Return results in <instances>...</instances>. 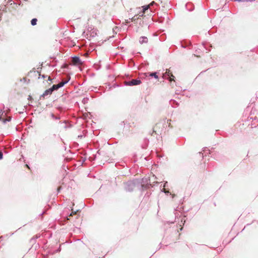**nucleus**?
<instances>
[{
    "label": "nucleus",
    "instance_id": "obj_1",
    "mask_svg": "<svg viewBox=\"0 0 258 258\" xmlns=\"http://www.w3.org/2000/svg\"><path fill=\"white\" fill-rule=\"evenodd\" d=\"M97 35V30L94 28L89 27L86 34L87 39H90L91 38L96 37Z\"/></svg>",
    "mask_w": 258,
    "mask_h": 258
},
{
    "label": "nucleus",
    "instance_id": "obj_2",
    "mask_svg": "<svg viewBox=\"0 0 258 258\" xmlns=\"http://www.w3.org/2000/svg\"><path fill=\"white\" fill-rule=\"evenodd\" d=\"M135 183L133 181H128L125 183V190L126 191L131 192L135 187Z\"/></svg>",
    "mask_w": 258,
    "mask_h": 258
},
{
    "label": "nucleus",
    "instance_id": "obj_3",
    "mask_svg": "<svg viewBox=\"0 0 258 258\" xmlns=\"http://www.w3.org/2000/svg\"><path fill=\"white\" fill-rule=\"evenodd\" d=\"M141 83V81L140 79H134L131 81H126L124 82L125 86H136L138 85Z\"/></svg>",
    "mask_w": 258,
    "mask_h": 258
},
{
    "label": "nucleus",
    "instance_id": "obj_4",
    "mask_svg": "<svg viewBox=\"0 0 258 258\" xmlns=\"http://www.w3.org/2000/svg\"><path fill=\"white\" fill-rule=\"evenodd\" d=\"M163 78H167L170 82L174 81L175 77L170 72V70L166 69V72L163 74Z\"/></svg>",
    "mask_w": 258,
    "mask_h": 258
},
{
    "label": "nucleus",
    "instance_id": "obj_5",
    "mask_svg": "<svg viewBox=\"0 0 258 258\" xmlns=\"http://www.w3.org/2000/svg\"><path fill=\"white\" fill-rule=\"evenodd\" d=\"M72 63L74 65L82 64V62L79 56H75L72 57Z\"/></svg>",
    "mask_w": 258,
    "mask_h": 258
},
{
    "label": "nucleus",
    "instance_id": "obj_6",
    "mask_svg": "<svg viewBox=\"0 0 258 258\" xmlns=\"http://www.w3.org/2000/svg\"><path fill=\"white\" fill-rule=\"evenodd\" d=\"M148 41V38L146 36H141L140 38L139 42L141 44L147 43Z\"/></svg>",
    "mask_w": 258,
    "mask_h": 258
},
{
    "label": "nucleus",
    "instance_id": "obj_7",
    "mask_svg": "<svg viewBox=\"0 0 258 258\" xmlns=\"http://www.w3.org/2000/svg\"><path fill=\"white\" fill-rule=\"evenodd\" d=\"M150 7L149 5H146L143 7V10L142 11L141 15H139V17H142L144 15L145 11L147 10Z\"/></svg>",
    "mask_w": 258,
    "mask_h": 258
},
{
    "label": "nucleus",
    "instance_id": "obj_8",
    "mask_svg": "<svg viewBox=\"0 0 258 258\" xmlns=\"http://www.w3.org/2000/svg\"><path fill=\"white\" fill-rule=\"evenodd\" d=\"M69 80H70V79L69 80H66V81H62L60 83H58V87L59 88L62 87L65 84L68 83V82H69Z\"/></svg>",
    "mask_w": 258,
    "mask_h": 258
},
{
    "label": "nucleus",
    "instance_id": "obj_9",
    "mask_svg": "<svg viewBox=\"0 0 258 258\" xmlns=\"http://www.w3.org/2000/svg\"><path fill=\"white\" fill-rule=\"evenodd\" d=\"M52 92H53V91H52L51 89L49 88L48 89L44 91V95H46V96H47L48 95H51Z\"/></svg>",
    "mask_w": 258,
    "mask_h": 258
},
{
    "label": "nucleus",
    "instance_id": "obj_10",
    "mask_svg": "<svg viewBox=\"0 0 258 258\" xmlns=\"http://www.w3.org/2000/svg\"><path fill=\"white\" fill-rule=\"evenodd\" d=\"M37 19L36 18H33L31 21V24L32 26H35L37 24Z\"/></svg>",
    "mask_w": 258,
    "mask_h": 258
},
{
    "label": "nucleus",
    "instance_id": "obj_11",
    "mask_svg": "<svg viewBox=\"0 0 258 258\" xmlns=\"http://www.w3.org/2000/svg\"><path fill=\"white\" fill-rule=\"evenodd\" d=\"M52 91H54V90H57L59 88L58 87V84L57 85H53L51 88Z\"/></svg>",
    "mask_w": 258,
    "mask_h": 258
},
{
    "label": "nucleus",
    "instance_id": "obj_12",
    "mask_svg": "<svg viewBox=\"0 0 258 258\" xmlns=\"http://www.w3.org/2000/svg\"><path fill=\"white\" fill-rule=\"evenodd\" d=\"M149 76H151V77H154L155 79H158V76H157L156 72L151 73H150Z\"/></svg>",
    "mask_w": 258,
    "mask_h": 258
},
{
    "label": "nucleus",
    "instance_id": "obj_13",
    "mask_svg": "<svg viewBox=\"0 0 258 258\" xmlns=\"http://www.w3.org/2000/svg\"><path fill=\"white\" fill-rule=\"evenodd\" d=\"M50 116L54 119L58 120L60 119L59 117L55 116L54 114L52 113L50 114Z\"/></svg>",
    "mask_w": 258,
    "mask_h": 258
},
{
    "label": "nucleus",
    "instance_id": "obj_14",
    "mask_svg": "<svg viewBox=\"0 0 258 258\" xmlns=\"http://www.w3.org/2000/svg\"><path fill=\"white\" fill-rule=\"evenodd\" d=\"M11 120V118L9 117L8 118L3 119V122H4V123H6L7 122L10 121Z\"/></svg>",
    "mask_w": 258,
    "mask_h": 258
},
{
    "label": "nucleus",
    "instance_id": "obj_15",
    "mask_svg": "<svg viewBox=\"0 0 258 258\" xmlns=\"http://www.w3.org/2000/svg\"><path fill=\"white\" fill-rule=\"evenodd\" d=\"M255 0H236V1H237V2H244V1H246V2H254Z\"/></svg>",
    "mask_w": 258,
    "mask_h": 258
},
{
    "label": "nucleus",
    "instance_id": "obj_16",
    "mask_svg": "<svg viewBox=\"0 0 258 258\" xmlns=\"http://www.w3.org/2000/svg\"><path fill=\"white\" fill-rule=\"evenodd\" d=\"M161 191L164 192L166 194H168L169 193V191L168 190H166L165 189L163 188L161 189Z\"/></svg>",
    "mask_w": 258,
    "mask_h": 258
},
{
    "label": "nucleus",
    "instance_id": "obj_17",
    "mask_svg": "<svg viewBox=\"0 0 258 258\" xmlns=\"http://www.w3.org/2000/svg\"><path fill=\"white\" fill-rule=\"evenodd\" d=\"M3 158V153L2 152L0 151V160H2Z\"/></svg>",
    "mask_w": 258,
    "mask_h": 258
},
{
    "label": "nucleus",
    "instance_id": "obj_18",
    "mask_svg": "<svg viewBox=\"0 0 258 258\" xmlns=\"http://www.w3.org/2000/svg\"><path fill=\"white\" fill-rule=\"evenodd\" d=\"M136 19H136V18H135V17H133V18L131 19V20H132V21H135Z\"/></svg>",
    "mask_w": 258,
    "mask_h": 258
},
{
    "label": "nucleus",
    "instance_id": "obj_19",
    "mask_svg": "<svg viewBox=\"0 0 258 258\" xmlns=\"http://www.w3.org/2000/svg\"><path fill=\"white\" fill-rule=\"evenodd\" d=\"M46 96V95H44V92L41 95L40 97H44Z\"/></svg>",
    "mask_w": 258,
    "mask_h": 258
},
{
    "label": "nucleus",
    "instance_id": "obj_20",
    "mask_svg": "<svg viewBox=\"0 0 258 258\" xmlns=\"http://www.w3.org/2000/svg\"><path fill=\"white\" fill-rule=\"evenodd\" d=\"M167 184V181H166V182L164 183V185H163V187L164 188V187H165L166 186V184Z\"/></svg>",
    "mask_w": 258,
    "mask_h": 258
},
{
    "label": "nucleus",
    "instance_id": "obj_21",
    "mask_svg": "<svg viewBox=\"0 0 258 258\" xmlns=\"http://www.w3.org/2000/svg\"><path fill=\"white\" fill-rule=\"evenodd\" d=\"M154 4H155V3L154 2H152L150 3V4L149 5V6H152Z\"/></svg>",
    "mask_w": 258,
    "mask_h": 258
},
{
    "label": "nucleus",
    "instance_id": "obj_22",
    "mask_svg": "<svg viewBox=\"0 0 258 258\" xmlns=\"http://www.w3.org/2000/svg\"><path fill=\"white\" fill-rule=\"evenodd\" d=\"M3 112H2V110H1L0 111V119H1V116H2V114H3Z\"/></svg>",
    "mask_w": 258,
    "mask_h": 258
},
{
    "label": "nucleus",
    "instance_id": "obj_23",
    "mask_svg": "<svg viewBox=\"0 0 258 258\" xmlns=\"http://www.w3.org/2000/svg\"><path fill=\"white\" fill-rule=\"evenodd\" d=\"M153 183H155V184H153V185H152V186H153L154 185H155V184H158V182H157V181L154 182H153Z\"/></svg>",
    "mask_w": 258,
    "mask_h": 258
},
{
    "label": "nucleus",
    "instance_id": "obj_24",
    "mask_svg": "<svg viewBox=\"0 0 258 258\" xmlns=\"http://www.w3.org/2000/svg\"><path fill=\"white\" fill-rule=\"evenodd\" d=\"M85 33H86L85 31H84V32H83V34H82V35H83V36H84V37H86V36H85Z\"/></svg>",
    "mask_w": 258,
    "mask_h": 258
},
{
    "label": "nucleus",
    "instance_id": "obj_25",
    "mask_svg": "<svg viewBox=\"0 0 258 258\" xmlns=\"http://www.w3.org/2000/svg\"><path fill=\"white\" fill-rule=\"evenodd\" d=\"M51 80H52V79H51V78L50 77H49L48 78V81H51Z\"/></svg>",
    "mask_w": 258,
    "mask_h": 258
},
{
    "label": "nucleus",
    "instance_id": "obj_26",
    "mask_svg": "<svg viewBox=\"0 0 258 258\" xmlns=\"http://www.w3.org/2000/svg\"><path fill=\"white\" fill-rule=\"evenodd\" d=\"M76 213V212H75L74 213L73 212V213H71L70 215H69V216H72L73 214H74V213Z\"/></svg>",
    "mask_w": 258,
    "mask_h": 258
},
{
    "label": "nucleus",
    "instance_id": "obj_27",
    "mask_svg": "<svg viewBox=\"0 0 258 258\" xmlns=\"http://www.w3.org/2000/svg\"><path fill=\"white\" fill-rule=\"evenodd\" d=\"M67 66H68V65H67V64H64V65L63 66V68H67Z\"/></svg>",
    "mask_w": 258,
    "mask_h": 258
},
{
    "label": "nucleus",
    "instance_id": "obj_28",
    "mask_svg": "<svg viewBox=\"0 0 258 258\" xmlns=\"http://www.w3.org/2000/svg\"><path fill=\"white\" fill-rule=\"evenodd\" d=\"M130 19H129V20H127L126 21V23H129L130 22Z\"/></svg>",
    "mask_w": 258,
    "mask_h": 258
},
{
    "label": "nucleus",
    "instance_id": "obj_29",
    "mask_svg": "<svg viewBox=\"0 0 258 258\" xmlns=\"http://www.w3.org/2000/svg\"><path fill=\"white\" fill-rule=\"evenodd\" d=\"M83 136V135L78 136V138H82Z\"/></svg>",
    "mask_w": 258,
    "mask_h": 258
},
{
    "label": "nucleus",
    "instance_id": "obj_30",
    "mask_svg": "<svg viewBox=\"0 0 258 258\" xmlns=\"http://www.w3.org/2000/svg\"><path fill=\"white\" fill-rule=\"evenodd\" d=\"M83 101L84 102V103H85V102H86V99H85V98H84V99H83Z\"/></svg>",
    "mask_w": 258,
    "mask_h": 258
},
{
    "label": "nucleus",
    "instance_id": "obj_31",
    "mask_svg": "<svg viewBox=\"0 0 258 258\" xmlns=\"http://www.w3.org/2000/svg\"><path fill=\"white\" fill-rule=\"evenodd\" d=\"M60 188H61L60 187L58 188V189H57L58 192H59V190H60Z\"/></svg>",
    "mask_w": 258,
    "mask_h": 258
},
{
    "label": "nucleus",
    "instance_id": "obj_32",
    "mask_svg": "<svg viewBox=\"0 0 258 258\" xmlns=\"http://www.w3.org/2000/svg\"><path fill=\"white\" fill-rule=\"evenodd\" d=\"M3 236H1V237H0V240H2V239H3Z\"/></svg>",
    "mask_w": 258,
    "mask_h": 258
},
{
    "label": "nucleus",
    "instance_id": "obj_33",
    "mask_svg": "<svg viewBox=\"0 0 258 258\" xmlns=\"http://www.w3.org/2000/svg\"><path fill=\"white\" fill-rule=\"evenodd\" d=\"M42 78H45V76L44 75H42Z\"/></svg>",
    "mask_w": 258,
    "mask_h": 258
},
{
    "label": "nucleus",
    "instance_id": "obj_34",
    "mask_svg": "<svg viewBox=\"0 0 258 258\" xmlns=\"http://www.w3.org/2000/svg\"><path fill=\"white\" fill-rule=\"evenodd\" d=\"M181 46H182V47H183V48H185V46H183V45H181Z\"/></svg>",
    "mask_w": 258,
    "mask_h": 258
},
{
    "label": "nucleus",
    "instance_id": "obj_35",
    "mask_svg": "<svg viewBox=\"0 0 258 258\" xmlns=\"http://www.w3.org/2000/svg\"><path fill=\"white\" fill-rule=\"evenodd\" d=\"M31 98V96H29L28 99H30Z\"/></svg>",
    "mask_w": 258,
    "mask_h": 258
}]
</instances>
